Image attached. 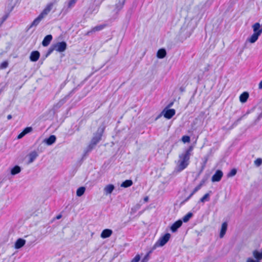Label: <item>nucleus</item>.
<instances>
[{"label":"nucleus","mask_w":262,"mask_h":262,"mask_svg":"<svg viewBox=\"0 0 262 262\" xmlns=\"http://www.w3.org/2000/svg\"><path fill=\"white\" fill-rule=\"evenodd\" d=\"M104 27H105V25H102L96 26L95 27H94L93 28H92L91 29V30L88 31L87 32V34L90 35L91 33H92L93 32L101 31L104 28Z\"/></svg>","instance_id":"22"},{"label":"nucleus","mask_w":262,"mask_h":262,"mask_svg":"<svg viewBox=\"0 0 262 262\" xmlns=\"http://www.w3.org/2000/svg\"><path fill=\"white\" fill-rule=\"evenodd\" d=\"M26 135L25 133L23 131L18 136L17 139H21Z\"/></svg>","instance_id":"46"},{"label":"nucleus","mask_w":262,"mask_h":262,"mask_svg":"<svg viewBox=\"0 0 262 262\" xmlns=\"http://www.w3.org/2000/svg\"><path fill=\"white\" fill-rule=\"evenodd\" d=\"M133 181H123L121 184V187L124 188H127L133 185Z\"/></svg>","instance_id":"36"},{"label":"nucleus","mask_w":262,"mask_h":262,"mask_svg":"<svg viewBox=\"0 0 262 262\" xmlns=\"http://www.w3.org/2000/svg\"><path fill=\"white\" fill-rule=\"evenodd\" d=\"M211 193L212 191H210L208 193H206L202 198L200 199L199 202L204 203L205 201H209L210 194Z\"/></svg>","instance_id":"31"},{"label":"nucleus","mask_w":262,"mask_h":262,"mask_svg":"<svg viewBox=\"0 0 262 262\" xmlns=\"http://www.w3.org/2000/svg\"><path fill=\"white\" fill-rule=\"evenodd\" d=\"M56 140V137L55 135H50L48 138L43 140V142L46 143L47 145H52Z\"/></svg>","instance_id":"11"},{"label":"nucleus","mask_w":262,"mask_h":262,"mask_svg":"<svg viewBox=\"0 0 262 262\" xmlns=\"http://www.w3.org/2000/svg\"><path fill=\"white\" fill-rule=\"evenodd\" d=\"M227 226H228V224H227V222H224L222 224L220 233V237L221 238L223 237L225 235V234L226 232L227 229Z\"/></svg>","instance_id":"21"},{"label":"nucleus","mask_w":262,"mask_h":262,"mask_svg":"<svg viewBox=\"0 0 262 262\" xmlns=\"http://www.w3.org/2000/svg\"><path fill=\"white\" fill-rule=\"evenodd\" d=\"M38 156V155L36 151L34 150L31 151L28 155L29 158V163H32Z\"/></svg>","instance_id":"25"},{"label":"nucleus","mask_w":262,"mask_h":262,"mask_svg":"<svg viewBox=\"0 0 262 262\" xmlns=\"http://www.w3.org/2000/svg\"><path fill=\"white\" fill-rule=\"evenodd\" d=\"M261 118H262V112L258 115L257 120H260Z\"/></svg>","instance_id":"51"},{"label":"nucleus","mask_w":262,"mask_h":262,"mask_svg":"<svg viewBox=\"0 0 262 262\" xmlns=\"http://www.w3.org/2000/svg\"><path fill=\"white\" fill-rule=\"evenodd\" d=\"M76 2L72 0H69L67 3V6L64 7L62 9V12L64 14L67 13L71 8H72L75 5Z\"/></svg>","instance_id":"10"},{"label":"nucleus","mask_w":262,"mask_h":262,"mask_svg":"<svg viewBox=\"0 0 262 262\" xmlns=\"http://www.w3.org/2000/svg\"><path fill=\"white\" fill-rule=\"evenodd\" d=\"M54 51V49L53 48L52 45L49 48L48 51L46 53L45 55H43L41 59L42 60H44L46 58H47L53 51Z\"/></svg>","instance_id":"32"},{"label":"nucleus","mask_w":262,"mask_h":262,"mask_svg":"<svg viewBox=\"0 0 262 262\" xmlns=\"http://www.w3.org/2000/svg\"><path fill=\"white\" fill-rule=\"evenodd\" d=\"M9 13L5 14L1 18V24H3L4 21H5L9 17Z\"/></svg>","instance_id":"42"},{"label":"nucleus","mask_w":262,"mask_h":262,"mask_svg":"<svg viewBox=\"0 0 262 262\" xmlns=\"http://www.w3.org/2000/svg\"><path fill=\"white\" fill-rule=\"evenodd\" d=\"M112 233L113 231L111 229H105L102 231L100 236L102 238H106L111 236Z\"/></svg>","instance_id":"17"},{"label":"nucleus","mask_w":262,"mask_h":262,"mask_svg":"<svg viewBox=\"0 0 262 262\" xmlns=\"http://www.w3.org/2000/svg\"><path fill=\"white\" fill-rule=\"evenodd\" d=\"M249 97V94L247 92H243L239 96V100L242 103L246 102Z\"/></svg>","instance_id":"24"},{"label":"nucleus","mask_w":262,"mask_h":262,"mask_svg":"<svg viewBox=\"0 0 262 262\" xmlns=\"http://www.w3.org/2000/svg\"><path fill=\"white\" fill-rule=\"evenodd\" d=\"M40 57V53L38 51H32L30 55V60L32 62L37 61Z\"/></svg>","instance_id":"13"},{"label":"nucleus","mask_w":262,"mask_h":262,"mask_svg":"<svg viewBox=\"0 0 262 262\" xmlns=\"http://www.w3.org/2000/svg\"><path fill=\"white\" fill-rule=\"evenodd\" d=\"M247 262H260L256 260V259H254L251 257H249L247 259Z\"/></svg>","instance_id":"45"},{"label":"nucleus","mask_w":262,"mask_h":262,"mask_svg":"<svg viewBox=\"0 0 262 262\" xmlns=\"http://www.w3.org/2000/svg\"><path fill=\"white\" fill-rule=\"evenodd\" d=\"M193 149V146H190L183 153L179 155V164L177 167L179 171H181L184 170L188 165Z\"/></svg>","instance_id":"2"},{"label":"nucleus","mask_w":262,"mask_h":262,"mask_svg":"<svg viewBox=\"0 0 262 262\" xmlns=\"http://www.w3.org/2000/svg\"><path fill=\"white\" fill-rule=\"evenodd\" d=\"M141 201H140L139 203L137 204L135 206H134L131 209V213H135L137 210H138L140 208L141 205Z\"/></svg>","instance_id":"35"},{"label":"nucleus","mask_w":262,"mask_h":262,"mask_svg":"<svg viewBox=\"0 0 262 262\" xmlns=\"http://www.w3.org/2000/svg\"><path fill=\"white\" fill-rule=\"evenodd\" d=\"M205 181H202V182H201L199 185H198L197 186H196L193 190L192 191V192L189 194V195L187 197L182 203L181 204H184V203L186 202L187 201H188L192 196V195L195 193L196 192L199 190H200L201 188V187L202 186V185H203V183Z\"/></svg>","instance_id":"9"},{"label":"nucleus","mask_w":262,"mask_h":262,"mask_svg":"<svg viewBox=\"0 0 262 262\" xmlns=\"http://www.w3.org/2000/svg\"><path fill=\"white\" fill-rule=\"evenodd\" d=\"M162 115H163V114H162V113H161L160 115H159L156 117V120H157L158 119H159V118L162 116Z\"/></svg>","instance_id":"54"},{"label":"nucleus","mask_w":262,"mask_h":262,"mask_svg":"<svg viewBox=\"0 0 262 262\" xmlns=\"http://www.w3.org/2000/svg\"><path fill=\"white\" fill-rule=\"evenodd\" d=\"M167 54L166 51L164 48L158 50L157 53V57L159 59L164 58Z\"/></svg>","instance_id":"19"},{"label":"nucleus","mask_w":262,"mask_h":262,"mask_svg":"<svg viewBox=\"0 0 262 262\" xmlns=\"http://www.w3.org/2000/svg\"><path fill=\"white\" fill-rule=\"evenodd\" d=\"M115 189V186L113 184H108L106 185L104 188V192L106 195L111 194L112 193Z\"/></svg>","instance_id":"20"},{"label":"nucleus","mask_w":262,"mask_h":262,"mask_svg":"<svg viewBox=\"0 0 262 262\" xmlns=\"http://www.w3.org/2000/svg\"><path fill=\"white\" fill-rule=\"evenodd\" d=\"M193 213L192 212H188L185 216H184L181 220L182 222L187 223L192 217Z\"/></svg>","instance_id":"30"},{"label":"nucleus","mask_w":262,"mask_h":262,"mask_svg":"<svg viewBox=\"0 0 262 262\" xmlns=\"http://www.w3.org/2000/svg\"><path fill=\"white\" fill-rule=\"evenodd\" d=\"M259 35L255 34V33H253L251 36L250 37H249L248 39V40L250 42V43H254L255 42L257 39H258V37H259Z\"/></svg>","instance_id":"29"},{"label":"nucleus","mask_w":262,"mask_h":262,"mask_svg":"<svg viewBox=\"0 0 262 262\" xmlns=\"http://www.w3.org/2000/svg\"><path fill=\"white\" fill-rule=\"evenodd\" d=\"M237 173V169L236 168H232L228 173L227 177L230 178L235 176Z\"/></svg>","instance_id":"37"},{"label":"nucleus","mask_w":262,"mask_h":262,"mask_svg":"<svg viewBox=\"0 0 262 262\" xmlns=\"http://www.w3.org/2000/svg\"><path fill=\"white\" fill-rule=\"evenodd\" d=\"M148 200H149V198L147 196L144 197V199H143L144 203L147 202L148 201Z\"/></svg>","instance_id":"47"},{"label":"nucleus","mask_w":262,"mask_h":262,"mask_svg":"<svg viewBox=\"0 0 262 262\" xmlns=\"http://www.w3.org/2000/svg\"><path fill=\"white\" fill-rule=\"evenodd\" d=\"M33 26H32V24H31L29 26H28L26 28V31H28L31 28H32Z\"/></svg>","instance_id":"48"},{"label":"nucleus","mask_w":262,"mask_h":262,"mask_svg":"<svg viewBox=\"0 0 262 262\" xmlns=\"http://www.w3.org/2000/svg\"><path fill=\"white\" fill-rule=\"evenodd\" d=\"M253 29V33H255L260 36L262 33V28H260L259 23H256L252 26Z\"/></svg>","instance_id":"14"},{"label":"nucleus","mask_w":262,"mask_h":262,"mask_svg":"<svg viewBox=\"0 0 262 262\" xmlns=\"http://www.w3.org/2000/svg\"><path fill=\"white\" fill-rule=\"evenodd\" d=\"M165 118L168 119H171L176 114V111L173 108L165 107L162 112Z\"/></svg>","instance_id":"8"},{"label":"nucleus","mask_w":262,"mask_h":262,"mask_svg":"<svg viewBox=\"0 0 262 262\" xmlns=\"http://www.w3.org/2000/svg\"><path fill=\"white\" fill-rule=\"evenodd\" d=\"M61 217H62V215L61 214H58L56 216V219L57 220H59V219H61Z\"/></svg>","instance_id":"52"},{"label":"nucleus","mask_w":262,"mask_h":262,"mask_svg":"<svg viewBox=\"0 0 262 262\" xmlns=\"http://www.w3.org/2000/svg\"><path fill=\"white\" fill-rule=\"evenodd\" d=\"M223 175L221 170H217L215 173L212 176L211 180H221Z\"/></svg>","instance_id":"16"},{"label":"nucleus","mask_w":262,"mask_h":262,"mask_svg":"<svg viewBox=\"0 0 262 262\" xmlns=\"http://www.w3.org/2000/svg\"><path fill=\"white\" fill-rule=\"evenodd\" d=\"M85 189L86 188L84 186L79 187L76 191V195L79 197L81 196L84 193Z\"/></svg>","instance_id":"28"},{"label":"nucleus","mask_w":262,"mask_h":262,"mask_svg":"<svg viewBox=\"0 0 262 262\" xmlns=\"http://www.w3.org/2000/svg\"><path fill=\"white\" fill-rule=\"evenodd\" d=\"M180 90H181V92H183L184 91V89L182 87H181L180 88Z\"/></svg>","instance_id":"55"},{"label":"nucleus","mask_w":262,"mask_h":262,"mask_svg":"<svg viewBox=\"0 0 262 262\" xmlns=\"http://www.w3.org/2000/svg\"><path fill=\"white\" fill-rule=\"evenodd\" d=\"M182 221L179 220L175 222L170 227V230L172 232H176L178 229L182 226Z\"/></svg>","instance_id":"12"},{"label":"nucleus","mask_w":262,"mask_h":262,"mask_svg":"<svg viewBox=\"0 0 262 262\" xmlns=\"http://www.w3.org/2000/svg\"><path fill=\"white\" fill-rule=\"evenodd\" d=\"M77 91V88L73 89L66 96H65L62 99H60L55 105L54 107L56 108H59L62 106Z\"/></svg>","instance_id":"5"},{"label":"nucleus","mask_w":262,"mask_h":262,"mask_svg":"<svg viewBox=\"0 0 262 262\" xmlns=\"http://www.w3.org/2000/svg\"><path fill=\"white\" fill-rule=\"evenodd\" d=\"M32 130V128L31 127H26L23 131L25 133V134H27L31 132Z\"/></svg>","instance_id":"43"},{"label":"nucleus","mask_w":262,"mask_h":262,"mask_svg":"<svg viewBox=\"0 0 262 262\" xmlns=\"http://www.w3.org/2000/svg\"><path fill=\"white\" fill-rule=\"evenodd\" d=\"M54 50L58 52H63L67 49V43L66 41H62L58 42L54 45H52Z\"/></svg>","instance_id":"7"},{"label":"nucleus","mask_w":262,"mask_h":262,"mask_svg":"<svg viewBox=\"0 0 262 262\" xmlns=\"http://www.w3.org/2000/svg\"><path fill=\"white\" fill-rule=\"evenodd\" d=\"M104 129L105 126L103 125H100L98 128L97 132L94 134L93 137L91 139L90 144L84 150V156H86L88 153L91 152L101 140Z\"/></svg>","instance_id":"1"},{"label":"nucleus","mask_w":262,"mask_h":262,"mask_svg":"<svg viewBox=\"0 0 262 262\" xmlns=\"http://www.w3.org/2000/svg\"><path fill=\"white\" fill-rule=\"evenodd\" d=\"M141 257L140 255H136L135 257L130 262H139L140 260Z\"/></svg>","instance_id":"41"},{"label":"nucleus","mask_w":262,"mask_h":262,"mask_svg":"<svg viewBox=\"0 0 262 262\" xmlns=\"http://www.w3.org/2000/svg\"><path fill=\"white\" fill-rule=\"evenodd\" d=\"M154 250L151 248L150 251H149L147 254L144 256L143 259L141 260V262H147L149 259L150 255L152 253Z\"/></svg>","instance_id":"33"},{"label":"nucleus","mask_w":262,"mask_h":262,"mask_svg":"<svg viewBox=\"0 0 262 262\" xmlns=\"http://www.w3.org/2000/svg\"><path fill=\"white\" fill-rule=\"evenodd\" d=\"M193 31V29L189 27L188 25L187 26L184 25L180 29V34L186 39L191 35Z\"/></svg>","instance_id":"6"},{"label":"nucleus","mask_w":262,"mask_h":262,"mask_svg":"<svg viewBox=\"0 0 262 262\" xmlns=\"http://www.w3.org/2000/svg\"><path fill=\"white\" fill-rule=\"evenodd\" d=\"M52 38H53V37H52V35L49 34V35H46L44 37V38L42 41V45L43 47L48 46L50 44L51 40H52Z\"/></svg>","instance_id":"18"},{"label":"nucleus","mask_w":262,"mask_h":262,"mask_svg":"<svg viewBox=\"0 0 262 262\" xmlns=\"http://www.w3.org/2000/svg\"><path fill=\"white\" fill-rule=\"evenodd\" d=\"M182 141L184 143H188L190 141V138L189 136L185 135L182 137Z\"/></svg>","instance_id":"38"},{"label":"nucleus","mask_w":262,"mask_h":262,"mask_svg":"<svg viewBox=\"0 0 262 262\" xmlns=\"http://www.w3.org/2000/svg\"><path fill=\"white\" fill-rule=\"evenodd\" d=\"M173 104V102H171L167 105V106L166 107H167V108H169L170 107H171L172 106Z\"/></svg>","instance_id":"49"},{"label":"nucleus","mask_w":262,"mask_h":262,"mask_svg":"<svg viewBox=\"0 0 262 262\" xmlns=\"http://www.w3.org/2000/svg\"><path fill=\"white\" fill-rule=\"evenodd\" d=\"M170 237V234L169 233H166L164 235L160 237L151 248L152 250H155L158 247H162L164 246L168 242Z\"/></svg>","instance_id":"4"},{"label":"nucleus","mask_w":262,"mask_h":262,"mask_svg":"<svg viewBox=\"0 0 262 262\" xmlns=\"http://www.w3.org/2000/svg\"><path fill=\"white\" fill-rule=\"evenodd\" d=\"M21 171V168L18 165H15L11 169V174L12 175H15L19 173Z\"/></svg>","instance_id":"27"},{"label":"nucleus","mask_w":262,"mask_h":262,"mask_svg":"<svg viewBox=\"0 0 262 262\" xmlns=\"http://www.w3.org/2000/svg\"><path fill=\"white\" fill-rule=\"evenodd\" d=\"M255 164L257 165V166H260V165H261L262 164V159H260V158H258L255 161Z\"/></svg>","instance_id":"44"},{"label":"nucleus","mask_w":262,"mask_h":262,"mask_svg":"<svg viewBox=\"0 0 262 262\" xmlns=\"http://www.w3.org/2000/svg\"><path fill=\"white\" fill-rule=\"evenodd\" d=\"M253 255L256 260L260 261L262 259V249L261 252H259L256 250L253 251Z\"/></svg>","instance_id":"23"},{"label":"nucleus","mask_w":262,"mask_h":262,"mask_svg":"<svg viewBox=\"0 0 262 262\" xmlns=\"http://www.w3.org/2000/svg\"><path fill=\"white\" fill-rule=\"evenodd\" d=\"M125 0H117V3L115 5L116 9L117 11H120L124 6Z\"/></svg>","instance_id":"26"},{"label":"nucleus","mask_w":262,"mask_h":262,"mask_svg":"<svg viewBox=\"0 0 262 262\" xmlns=\"http://www.w3.org/2000/svg\"><path fill=\"white\" fill-rule=\"evenodd\" d=\"M8 64L9 63L7 61H4L1 64L0 68L2 69H6L8 67Z\"/></svg>","instance_id":"39"},{"label":"nucleus","mask_w":262,"mask_h":262,"mask_svg":"<svg viewBox=\"0 0 262 262\" xmlns=\"http://www.w3.org/2000/svg\"><path fill=\"white\" fill-rule=\"evenodd\" d=\"M208 160V156H205V157H204V158H203V162L201 164V171L200 172L203 170V169L205 168V167H206V164Z\"/></svg>","instance_id":"34"},{"label":"nucleus","mask_w":262,"mask_h":262,"mask_svg":"<svg viewBox=\"0 0 262 262\" xmlns=\"http://www.w3.org/2000/svg\"><path fill=\"white\" fill-rule=\"evenodd\" d=\"M52 7L53 4L52 3L48 4L41 13L32 21V26L33 27L37 26L42 18L51 11Z\"/></svg>","instance_id":"3"},{"label":"nucleus","mask_w":262,"mask_h":262,"mask_svg":"<svg viewBox=\"0 0 262 262\" xmlns=\"http://www.w3.org/2000/svg\"><path fill=\"white\" fill-rule=\"evenodd\" d=\"M12 118V115H8L7 116V119L8 120H10Z\"/></svg>","instance_id":"53"},{"label":"nucleus","mask_w":262,"mask_h":262,"mask_svg":"<svg viewBox=\"0 0 262 262\" xmlns=\"http://www.w3.org/2000/svg\"><path fill=\"white\" fill-rule=\"evenodd\" d=\"M26 244V240L23 238H19L16 240L15 243L14 247L16 249L22 248Z\"/></svg>","instance_id":"15"},{"label":"nucleus","mask_w":262,"mask_h":262,"mask_svg":"<svg viewBox=\"0 0 262 262\" xmlns=\"http://www.w3.org/2000/svg\"><path fill=\"white\" fill-rule=\"evenodd\" d=\"M250 112L248 111L246 114L244 115L243 116H241V117H239V118H238L234 123V125H237L238 124L239 122L242 120V119L244 117H245L246 115L249 114Z\"/></svg>","instance_id":"40"},{"label":"nucleus","mask_w":262,"mask_h":262,"mask_svg":"<svg viewBox=\"0 0 262 262\" xmlns=\"http://www.w3.org/2000/svg\"><path fill=\"white\" fill-rule=\"evenodd\" d=\"M258 89L260 90L262 89V80L260 81L258 84Z\"/></svg>","instance_id":"50"}]
</instances>
